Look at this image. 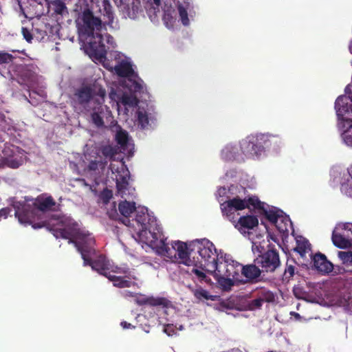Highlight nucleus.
<instances>
[{
	"label": "nucleus",
	"instance_id": "nucleus-8",
	"mask_svg": "<svg viewBox=\"0 0 352 352\" xmlns=\"http://www.w3.org/2000/svg\"><path fill=\"white\" fill-rule=\"evenodd\" d=\"M102 153L105 157L116 162V163H111L110 168L112 173L116 175L118 193L126 199L129 198L130 196L133 197L135 189L129 184L130 173L122 158L116 157L117 150L111 146H107L103 148Z\"/></svg>",
	"mask_w": 352,
	"mask_h": 352
},
{
	"label": "nucleus",
	"instance_id": "nucleus-40",
	"mask_svg": "<svg viewBox=\"0 0 352 352\" xmlns=\"http://www.w3.org/2000/svg\"><path fill=\"white\" fill-rule=\"evenodd\" d=\"M147 299H148V297H145L144 296H142V295H139L138 296L136 297V302H137V303H138L140 305L148 304V302L146 301Z\"/></svg>",
	"mask_w": 352,
	"mask_h": 352
},
{
	"label": "nucleus",
	"instance_id": "nucleus-1",
	"mask_svg": "<svg viewBox=\"0 0 352 352\" xmlns=\"http://www.w3.org/2000/svg\"><path fill=\"white\" fill-rule=\"evenodd\" d=\"M55 201L50 196L41 195L36 199H25L24 203L16 202L14 204L15 216L23 224H31L34 229L46 227L53 231L54 235L65 239L70 238L75 228L79 225L69 217L52 218L50 220L35 223L36 219H41V213L52 209Z\"/></svg>",
	"mask_w": 352,
	"mask_h": 352
},
{
	"label": "nucleus",
	"instance_id": "nucleus-19",
	"mask_svg": "<svg viewBox=\"0 0 352 352\" xmlns=\"http://www.w3.org/2000/svg\"><path fill=\"white\" fill-rule=\"evenodd\" d=\"M221 157L226 161H243L238 144H228L221 151Z\"/></svg>",
	"mask_w": 352,
	"mask_h": 352
},
{
	"label": "nucleus",
	"instance_id": "nucleus-29",
	"mask_svg": "<svg viewBox=\"0 0 352 352\" xmlns=\"http://www.w3.org/2000/svg\"><path fill=\"white\" fill-rule=\"evenodd\" d=\"M137 122L142 129H144L148 124V115L144 108L138 107L137 111Z\"/></svg>",
	"mask_w": 352,
	"mask_h": 352
},
{
	"label": "nucleus",
	"instance_id": "nucleus-4",
	"mask_svg": "<svg viewBox=\"0 0 352 352\" xmlns=\"http://www.w3.org/2000/svg\"><path fill=\"white\" fill-rule=\"evenodd\" d=\"M153 230L149 231V235L142 232L139 234L142 243H144L155 250L158 254L166 256L173 261H177L191 267L190 274L200 282L211 284L210 278L206 276L202 265H198L197 262L189 256L187 245L182 241H175L169 246L162 234V228L157 223H153Z\"/></svg>",
	"mask_w": 352,
	"mask_h": 352
},
{
	"label": "nucleus",
	"instance_id": "nucleus-25",
	"mask_svg": "<svg viewBox=\"0 0 352 352\" xmlns=\"http://www.w3.org/2000/svg\"><path fill=\"white\" fill-rule=\"evenodd\" d=\"M296 246L295 247L294 250L297 252L300 256L303 257L306 254L310 253V244L306 239L302 236H297L296 238Z\"/></svg>",
	"mask_w": 352,
	"mask_h": 352
},
{
	"label": "nucleus",
	"instance_id": "nucleus-12",
	"mask_svg": "<svg viewBox=\"0 0 352 352\" xmlns=\"http://www.w3.org/2000/svg\"><path fill=\"white\" fill-rule=\"evenodd\" d=\"M192 244L203 260L197 262V264L199 266L202 265V267L206 273L207 263L214 261L219 252L217 251L214 244L206 239L195 241Z\"/></svg>",
	"mask_w": 352,
	"mask_h": 352
},
{
	"label": "nucleus",
	"instance_id": "nucleus-37",
	"mask_svg": "<svg viewBox=\"0 0 352 352\" xmlns=\"http://www.w3.org/2000/svg\"><path fill=\"white\" fill-rule=\"evenodd\" d=\"M164 23H166V25L168 28H170L173 26V23L175 22V19L171 17L168 14H165L164 16Z\"/></svg>",
	"mask_w": 352,
	"mask_h": 352
},
{
	"label": "nucleus",
	"instance_id": "nucleus-7",
	"mask_svg": "<svg viewBox=\"0 0 352 352\" xmlns=\"http://www.w3.org/2000/svg\"><path fill=\"white\" fill-rule=\"evenodd\" d=\"M118 210L124 217L122 222L129 227L132 232L133 238L140 242L142 241L139 234L142 232L149 235V231L153 230V223H157L154 217H151L148 213V209L144 206L135 207L134 202L126 200L121 201L118 205Z\"/></svg>",
	"mask_w": 352,
	"mask_h": 352
},
{
	"label": "nucleus",
	"instance_id": "nucleus-15",
	"mask_svg": "<svg viewBox=\"0 0 352 352\" xmlns=\"http://www.w3.org/2000/svg\"><path fill=\"white\" fill-rule=\"evenodd\" d=\"M85 157L88 163L87 168L84 170L85 174L96 182L98 177L103 172L106 162H104L102 157L99 155L94 156L85 153Z\"/></svg>",
	"mask_w": 352,
	"mask_h": 352
},
{
	"label": "nucleus",
	"instance_id": "nucleus-3",
	"mask_svg": "<svg viewBox=\"0 0 352 352\" xmlns=\"http://www.w3.org/2000/svg\"><path fill=\"white\" fill-rule=\"evenodd\" d=\"M76 25L81 40L87 41L90 47V57L96 63H101L105 68L111 70L113 67L107 59V49L115 47L113 37L102 33V22L87 9L76 19Z\"/></svg>",
	"mask_w": 352,
	"mask_h": 352
},
{
	"label": "nucleus",
	"instance_id": "nucleus-20",
	"mask_svg": "<svg viewBox=\"0 0 352 352\" xmlns=\"http://www.w3.org/2000/svg\"><path fill=\"white\" fill-rule=\"evenodd\" d=\"M116 139L118 144L120 146L122 152L131 154L133 149V144L129 139L126 131L120 129L117 131Z\"/></svg>",
	"mask_w": 352,
	"mask_h": 352
},
{
	"label": "nucleus",
	"instance_id": "nucleus-46",
	"mask_svg": "<svg viewBox=\"0 0 352 352\" xmlns=\"http://www.w3.org/2000/svg\"><path fill=\"white\" fill-rule=\"evenodd\" d=\"M288 270L291 274L293 273V270L292 268L289 267Z\"/></svg>",
	"mask_w": 352,
	"mask_h": 352
},
{
	"label": "nucleus",
	"instance_id": "nucleus-38",
	"mask_svg": "<svg viewBox=\"0 0 352 352\" xmlns=\"http://www.w3.org/2000/svg\"><path fill=\"white\" fill-rule=\"evenodd\" d=\"M163 331L168 336H173L175 333V329L173 324H167L164 326Z\"/></svg>",
	"mask_w": 352,
	"mask_h": 352
},
{
	"label": "nucleus",
	"instance_id": "nucleus-26",
	"mask_svg": "<svg viewBox=\"0 0 352 352\" xmlns=\"http://www.w3.org/2000/svg\"><path fill=\"white\" fill-rule=\"evenodd\" d=\"M192 292L195 298L198 300H215L216 296L211 295L210 292L200 286H197L192 289Z\"/></svg>",
	"mask_w": 352,
	"mask_h": 352
},
{
	"label": "nucleus",
	"instance_id": "nucleus-10",
	"mask_svg": "<svg viewBox=\"0 0 352 352\" xmlns=\"http://www.w3.org/2000/svg\"><path fill=\"white\" fill-rule=\"evenodd\" d=\"M276 137L261 134L257 136H248L242 140L238 144L240 153L245 158L258 157L263 151V144L267 142H276Z\"/></svg>",
	"mask_w": 352,
	"mask_h": 352
},
{
	"label": "nucleus",
	"instance_id": "nucleus-47",
	"mask_svg": "<svg viewBox=\"0 0 352 352\" xmlns=\"http://www.w3.org/2000/svg\"><path fill=\"white\" fill-rule=\"evenodd\" d=\"M98 155H96V153H94V156H97Z\"/></svg>",
	"mask_w": 352,
	"mask_h": 352
},
{
	"label": "nucleus",
	"instance_id": "nucleus-31",
	"mask_svg": "<svg viewBox=\"0 0 352 352\" xmlns=\"http://www.w3.org/2000/svg\"><path fill=\"white\" fill-rule=\"evenodd\" d=\"M146 301L148 302V305L152 306H162L164 307H168L170 305V302L164 298L148 297Z\"/></svg>",
	"mask_w": 352,
	"mask_h": 352
},
{
	"label": "nucleus",
	"instance_id": "nucleus-42",
	"mask_svg": "<svg viewBox=\"0 0 352 352\" xmlns=\"http://www.w3.org/2000/svg\"><path fill=\"white\" fill-rule=\"evenodd\" d=\"M263 300L261 299H258L255 300V303L257 306H261Z\"/></svg>",
	"mask_w": 352,
	"mask_h": 352
},
{
	"label": "nucleus",
	"instance_id": "nucleus-14",
	"mask_svg": "<svg viewBox=\"0 0 352 352\" xmlns=\"http://www.w3.org/2000/svg\"><path fill=\"white\" fill-rule=\"evenodd\" d=\"M231 258V256L221 251L217 255V258L213 262L207 263L206 274H212L214 277L223 276L227 274L229 263H226V258ZM207 276V275L206 274Z\"/></svg>",
	"mask_w": 352,
	"mask_h": 352
},
{
	"label": "nucleus",
	"instance_id": "nucleus-35",
	"mask_svg": "<svg viewBox=\"0 0 352 352\" xmlns=\"http://www.w3.org/2000/svg\"><path fill=\"white\" fill-rule=\"evenodd\" d=\"M12 59L13 56L11 54L0 52V64L11 63Z\"/></svg>",
	"mask_w": 352,
	"mask_h": 352
},
{
	"label": "nucleus",
	"instance_id": "nucleus-33",
	"mask_svg": "<svg viewBox=\"0 0 352 352\" xmlns=\"http://www.w3.org/2000/svg\"><path fill=\"white\" fill-rule=\"evenodd\" d=\"M340 97H346L349 99V104L347 106L346 104H344V109H348L349 111H352V109H351V103H352L351 87L349 85L347 86L345 88V95L340 96Z\"/></svg>",
	"mask_w": 352,
	"mask_h": 352
},
{
	"label": "nucleus",
	"instance_id": "nucleus-18",
	"mask_svg": "<svg viewBox=\"0 0 352 352\" xmlns=\"http://www.w3.org/2000/svg\"><path fill=\"white\" fill-rule=\"evenodd\" d=\"M234 227L241 234H249V230H252L258 224V219L253 215H247L241 217L238 221H232Z\"/></svg>",
	"mask_w": 352,
	"mask_h": 352
},
{
	"label": "nucleus",
	"instance_id": "nucleus-16",
	"mask_svg": "<svg viewBox=\"0 0 352 352\" xmlns=\"http://www.w3.org/2000/svg\"><path fill=\"white\" fill-rule=\"evenodd\" d=\"M254 263L261 265L263 270L266 272H272L280 265L278 254L274 250H269L254 259Z\"/></svg>",
	"mask_w": 352,
	"mask_h": 352
},
{
	"label": "nucleus",
	"instance_id": "nucleus-28",
	"mask_svg": "<svg viewBox=\"0 0 352 352\" xmlns=\"http://www.w3.org/2000/svg\"><path fill=\"white\" fill-rule=\"evenodd\" d=\"M192 6L190 2H186V5L179 3L177 5V9L182 24L187 26L190 24V20L188 17V10H190Z\"/></svg>",
	"mask_w": 352,
	"mask_h": 352
},
{
	"label": "nucleus",
	"instance_id": "nucleus-27",
	"mask_svg": "<svg viewBox=\"0 0 352 352\" xmlns=\"http://www.w3.org/2000/svg\"><path fill=\"white\" fill-rule=\"evenodd\" d=\"M243 190V189L242 188H240L239 189H238L237 187H235V186H232L230 188L227 189L225 187H221V188H219L217 190V197H218L219 199V202H221V201H224V197H226L227 199V200L229 199V197H232L233 195H235L236 192L237 190Z\"/></svg>",
	"mask_w": 352,
	"mask_h": 352
},
{
	"label": "nucleus",
	"instance_id": "nucleus-30",
	"mask_svg": "<svg viewBox=\"0 0 352 352\" xmlns=\"http://www.w3.org/2000/svg\"><path fill=\"white\" fill-rule=\"evenodd\" d=\"M214 278L217 280L219 285L224 290L230 289L232 286H233L234 282L236 281L234 279H232V277L227 276Z\"/></svg>",
	"mask_w": 352,
	"mask_h": 352
},
{
	"label": "nucleus",
	"instance_id": "nucleus-11",
	"mask_svg": "<svg viewBox=\"0 0 352 352\" xmlns=\"http://www.w3.org/2000/svg\"><path fill=\"white\" fill-rule=\"evenodd\" d=\"M228 200H225L221 204V211L230 221H232L235 217V212L249 208L250 205L254 208H264V204L261 202L256 197L246 199L236 192L235 195L228 197Z\"/></svg>",
	"mask_w": 352,
	"mask_h": 352
},
{
	"label": "nucleus",
	"instance_id": "nucleus-9",
	"mask_svg": "<svg viewBox=\"0 0 352 352\" xmlns=\"http://www.w3.org/2000/svg\"><path fill=\"white\" fill-rule=\"evenodd\" d=\"M349 99L338 97L335 102V109L339 120V127L342 131V138L348 146H352V111L344 109V104H349Z\"/></svg>",
	"mask_w": 352,
	"mask_h": 352
},
{
	"label": "nucleus",
	"instance_id": "nucleus-6",
	"mask_svg": "<svg viewBox=\"0 0 352 352\" xmlns=\"http://www.w3.org/2000/svg\"><path fill=\"white\" fill-rule=\"evenodd\" d=\"M114 69L119 76L126 77L124 82L126 89L122 94L111 91L109 94V98L116 102L119 113L122 111L121 105H123L124 107L123 113L126 114L129 108L134 107L138 104V100L135 93L140 91L143 87L136 80V76L129 59L122 60L118 65L114 66Z\"/></svg>",
	"mask_w": 352,
	"mask_h": 352
},
{
	"label": "nucleus",
	"instance_id": "nucleus-21",
	"mask_svg": "<svg viewBox=\"0 0 352 352\" xmlns=\"http://www.w3.org/2000/svg\"><path fill=\"white\" fill-rule=\"evenodd\" d=\"M314 265L315 268L323 273L327 274L331 272L333 269V265L327 261L326 256L322 254H317L313 257Z\"/></svg>",
	"mask_w": 352,
	"mask_h": 352
},
{
	"label": "nucleus",
	"instance_id": "nucleus-36",
	"mask_svg": "<svg viewBox=\"0 0 352 352\" xmlns=\"http://www.w3.org/2000/svg\"><path fill=\"white\" fill-rule=\"evenodd\" d=\"M252 249L254 254L255 253L260 254L264 250V246L261 245V243L260 241L252 240Z\"/></svg>",
	"mask_w": 352,
	"mask_h": 352
},
{
	"label": "nucleus",
	"instance_id": "nucleus-13",
	"mask_svg": "<svg viewBox=\"0 0 352 352\" xmlns=\"http://www.w3.org/2000/svg\"><path fill=\"white\" fill-rule=\"evenodd\" d=\"M350 229H352L351 223H338L332 232L331 240L333 245L339 248H347L351 243L349 238L351 236Z\"/></svg>",
	"mask_w": 352,
	"mask_h": 352
},
{
	"label": "nucleus",
	"instance_id": "nucleus-39",
	"mask_svg": "<svg viewBox=\"0 0 352 352\" xmlns=\"http://www.w3.org/2000/svg\"><path fill=\"white\" fill-rule=\"evenodd\" d=\"M22 33H23L24 38L27 41L30 42L32 41V35L28 29L23 28Z\"/></svg>",
	"mask_w": 352,
	"mask_h": 352
},
{
	"label": "nucleus",
	"instance_id": "nucleus-5",
	"mask_svg": "<svg viewBox=\"0 0 352 352\" xmlns=\"http://www.w3.org/2000/svg\"><path fill=\"white\" fill-rule=\"evenodd\" d=\"M101 82L98 80L83 85L76 94L80 103H88L92 122L98 126L111 123L113 120L109 107L103 104L106 91Z\"/></svg>",
	"mask_w": 352,
	"mask_h": 352
},
{
	"label": "nucleus",
	"instance_id": "nucleus-43",
	"mask_svg": "<svg viewBox=\"0 0 352 352\" xmlns=\"http://www.w3.org/2000/svg\"><path fill=\"white\" fill-rule=\"evenodd\" d=\"M349 51L352 54V41H351L350 45H349Z\"/></svg>",
	"mask_w": 352,
	"mask_h": 352
},
{
	"label": "nucleus",
	"instance_id": "nucleus-41",
	"mask_svg": "<svg viewBox=\"0 0 352 352\" xmlns=\"http://www.w3.org/2000/svg\"><path fill=\"white\" fill-rule=\"evenodd\" d=\"M121 326L124 329H129V328L132 327V325L130 323H128L125 321L121 322Z\"/></svg>",
	"mask_w": 352,
	"mask_h": 352
},
{
	"label": "nucleus",
	"instance_id": "nucleus-23",
	"mask_svg": "<svg viewBox=\"0 0 352 352\" xmlns=\"http://www.w3.org/2000/svg\"><path fill=\"white\" fill-rule=\"evenodd\" d=\"M255 264L244 265L241 267V274L249 281H256L260 277L261 270Z\"/></svg>",
	"mask_w": 352,
	"mask_h": 352
},
{
	"label": "nucleus",
	"instance_id": "nucleus-17",
	"mask_svg": "<svg viewBox=\"0 0 352 352\" xmlns=\"http://www.w3.org/2000/svg\"><path fill=\"white\" fill-rule=\"evenodd\" d=\"M282 212L270 210L266 212L267 219L275 225L280 232H287L292 226V222L288 217L281 214Z\"/></svg>",
	"mask_w": 352,
	"mask_h": 352
},
{
	"label": "nucleus",
	"instance_id": "nucleus-24",
	"mask_svg": "<svg viewBox=\"0 0 352 352\" xmlns=\"http://www.w3.org/2000/svg\"><path fill=\"white\" fill-rule=\"evenodd\" d=\"M226 262L229 263L226 276H230L236 281H239V272H241L242 266L238 262L234 261L232 257L226 258Z\"/></svg>",
	"mask_w": 352,
	"mask_h": 352
},
{
	"label": "nucleus",
	"instance_id": "nucleus-32",
	"mask_svg": "<svg viewBox=\"0 0 352 352\" xmlns=\"http://www.w3.org/2000/svg\"><path fill=\"white\" fill-rule=\"evenodd\" d=\"M338 256L344 264L352 265V251L339 252Z\"/></svg>",
	"mask_w": 352,
	"mask_h": 352
},
{
	"label": "nucleus",
	"instance_id": "nucleus-45",
	"mask_svg": "<svg viewBox=\"0 0 352 352\" xmlns=\"http://www.w3.org/2000/svg\"><path fill=\"white\" fill-rule=\"evenodd\" d=\"M126 296H131V293L130 292H126L125 294Z\"/></svg>",
	"mask_w": 352,
	"mask_h": 352
},
{
	"label": "nucleus",
	"instance_id": "nucleus-2",
	"mask_svg": "<svg viewBox=\"0 0 352 352\" xmlns=\"http://www.w3.org/2000/svg\"><path fill=\"white\" fill-rule=\"evenodd\" d=\"M67 239H69V243H74L80 252L84 265H90L93 270L107 276L113 282L114 286L129 287L135 284L129 277L116 275L127 273L126 267L114 266L104 256L97 254L94 249V237L88 231L80 227L75 228L72 236Z\"/></svg>",
	"mask_w": 352,
	"mask_h": 352
},
{
	"label": "nucleus",
	"instance_id": "nucleus-44",
	"mask_svg": "<svg viewBox=\"0 0 352 352\" xmlns=\"http://www.w3.org/2000/svg\"><path fill=\"white\" fill-rule=\"evenodd\" d=\"M155 3L157 4V5H160V0H153Z\"/></svg>",
	"mask_w": 352,
	"mask_h": 352
},
{
	"label": "nucleus",
	"instance_id": "nucleus-48",
	"mask_svg": "<svg viewBox=\"0 0 352 352\" xmlns=\"http://www.w3.org/2000/svg\"><path fill=\"white\" fill-rule=\"evenodd\" d=\"M350 232H351V235H352V229H350Z\"/></svg>",
	"mask_w": 352,
	"mask_h": 352
},
{
	"label": "nucleus",
	"instance_id": "nucleus-22",
	"mask_svg": "<svg viewBox=\"0 0 352 352\" xmlns=\"http://www.w3.org/2000/svg\"><path fill=\"white\" fill-rule=\"evenodd\" d=\"M341 191L352 197V166L343 173L340 180Z\"/></svg>",
	"mask_w": 352,
	"mask_h": 352
},
{
	"label": "nucleus",
	"instance_id": "nucleus-34",
	"mask_svg": "<svg viewBox=\"0 0 352 352\" xmlns=\"http://www.w3.org/2000/svg\"><path fill=\"white\" fill-rule=\"evenodd\" d=\"M23 163V159L20 157L19 159H10L8 160L7 164L9 167L12 168H16Z\"/></svg>",
	"mask_w": 352,
	"mask_h": 352
}]
</instances>
